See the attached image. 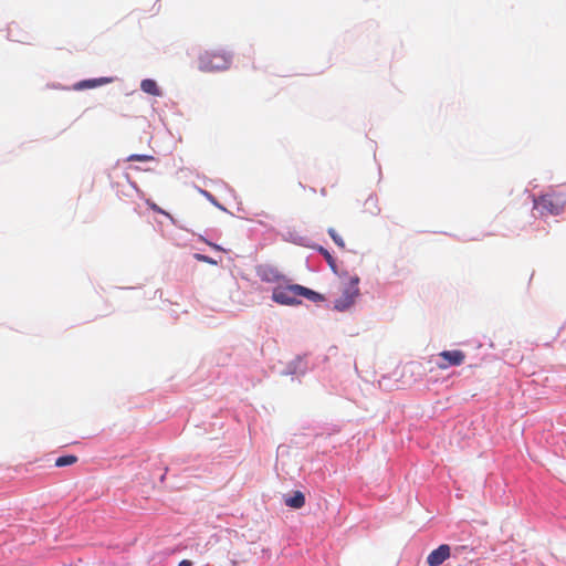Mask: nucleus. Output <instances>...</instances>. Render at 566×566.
Instances as JSON below:
<instances>
[{"label":"nucleus","instance_id":"obj_8","mask_svg":"<svg viewBox=\"0 0 566 566\" xmlns=\"http://www.w3.org/2000/svg\"><path fill=\"white\" fill-rule=\"evenodd\" d=\"M140 88L143 92L153 95V96H159L160 90L157 85V83L151 78H145L140 83Z\"/></svg>","mask_w":566,"mask_h":566},{"label":"nucleus","instance_id":"obj_12","mask_svg":"<svg viewBox=\"0 0 566 566\" xmlns=\"http://www.w3.org/2000/svg\"><path fill=\"white\" fill-rule=\"evenodd\" d=\"M151 160H154V157L150 155L134 154L127 158V161H151Z\"/></svg>","mask_w":566,"mask_h":566},{"label":"nucleus","instance_id":"obj_9","mask_svg":"<svg viewBox=\"0 0 566 566\" xmlns=\"http://www.w3.org/2000/svg\"><path fill=\"white\" fill-rule=\"evenodd\" d=\"M108 82H109V78H106V77L85 80V81H81V82L76 83L74 87L76 90L93 88V87H96L98 85H102V84H105Z\"/></svg>","mask_w":566,"mask_h":566},{"label":"nucleus","instance_id":"obj_3","mask_svg":"<svg viewBox=\"0 0 566 566\" xmlns=\"http://www.w3.org/2000/svg\"><path fill=\"white\" fill-rule=\"evenodd\" d=\"M359 277L357 275L350 276L347 282L343 284L342 294L334 301V308L343 312L354 305L359 295Z\"/></svg>","mask_w":566,"mask_h":566},{"label":"nucleus","instance_id":"obj_14","mask_svg":"<svg viewBox=\"0 0 566 566\" xmlns=\"http://www.w3.org/2000/svg\"><path fill=\"white\" fill-rule=\"evenodd\" d=\"M196 259L199 260V261H203V262H208V263H213V261L206 256V255H202V254H196Z\"/></svg>","mask_w":566,"mask_h":566},{"label":"nucleus","instance_id":"obj_2","mask_svg":"<svg viewBox=\"0 0 566 566\" xmlns=\"http://www.w3.org/2000/svg\"><path fill=\"white\" fill-rule=\"evenodd\" d=\"M230 64L231 55L224 51H207L198 60V67L202 72L224 71Z\"/></svg>","mask_w":566,"mask_h":566},{"label":"nucleus","instance_id":"obj_1","mask_svg":"<svg viewBox=\"0 0 566 566\" xmlns=\"http://www.w3.org/2000/svg\"><path fill=\"white\" fill-rule=\"evenodd\" d=\"M300 296H303L314 303L324 301V296L322 294L300 284L276 286L272 292V300L280 305L286 306L301 304V301L298 300Z\"/></svg>","mask_w":566,"mask_h":566},{"label":"nucleus","instance_id":"obj_10","mask_svg":"<svg viewBox=\"0 0 566 566\" xmlns=\"http://www.w3.org/2000/svg\"><path fill=\"white\" fill-rule=\"evenodd\" d=\"M77 461V457L73 454L63 455L55 460V467L62 468L66 465H72Z\"/></svg>","mask_w":566,"mask_h":566},{"label":"nucleus","instance_id":"obj_5","mask_svg":"<svg viewBox=\"0 0 566 566\" xmlns=\"http://www.w3.org/2000/svg\"><path fill=\"white\" fill-rule=\"evenodd\" d=\"M441 361L438 363L439 369H448L451 366H460L465 360V354L462 350H443L439 354Z\"/></svg>","mask_w":566,"mask_h":566},{"label":"nucleus","instance_id":"obj_7","mask_svg":"<svg viewBox=\"0 0 566 566\" xmlns=\"http://www.w3.org/2000/svg\"><path fill=\"white\" fill-rule=\"evenodd\" d=\"M284 503L292 509H301L305 505V495L301 491H295L293 495L285 497Z\"/></svg>","mask_w":566,"mask_h":566},{"label":"nucleus","instance_id":"obj_15","mask_svg":"<svg viewBox=\"0 0 566 566\" xmlns=\"http://www.w3.org/2000/svg\"><path fill=\"white\" fill-rule=\"evenodd\" d=\"M148 205H149L150 209H153L154 211L164 213V211L156 203H148Z\"/></svg>","mask_w":566,"mask_h":566},{"label":"nucleus","instance_id":"obj_13","mask_svg":"<svg viewBox=\"0 0 566 566\" xmlns=\"http://www.w3.org/2000/svg\"><path fill=\"white\" fill-rule=\"evenodd\" d=\"M321 252L325 256V259L328 262V264L331 265V268L335 269V261H334L333 256L328 253V251L322 248Z\"/></svg>","mask_w":566,"mask_h":566},{"label":"nucleus","instance_id":"obj_16","mask_svg":"<svg viewBox=\"0 0 566 566\" xmlns=\"http://www.w3.org/2000/svg\"><path fill=\"white\" fill-rule=\"evenodd\" d=\"M178 566H192V562L189 559H182Z\"/></svg>","mask_w":566,"mask_h":566},{"label":"nucleus","instance_id":"obj_4","mask_svg":"<svg viewBox=\"0 0 566 566\" xmlns=\"http://www.w3.org/2000/svg\"><path fill=\"white\" fill-rule=\"evenodd\" d=\"M565 200L560 197L544 195L534 199V207L539 209L542 214L558 216L562 213Z\"/></svg>","mask_w":566,"mask_h":566},{"label":"nucleus","instance_id":"obj_6","mask_svg":"<svg viewBox=\"0 0 566 566\" xmlns=\"http://www.w3.org/2000/svg\"><path fill=\"white\" fill-rule=\"evenodd\" d=\"M451 556V548L448 544H441L433 549L427 557L429 566H440Z\"/></svg>","mask_w":566,"mask_h":566},{"label":"nucleus","instance_id":"obj_11","mask_svg":"<svg viewBox=\"0 0 566 566\" xmlns=\"http://www.w3.org/2000/svg\"><path fill=\"white\" fill-rule=\"evenodd\" d=\"M328 234L331 235V238L333 239V241L335 242V244L338 248H340L342 250H345L346 244H345L343 238L337 233V231L334 228L328 229Z\"/></svg>","mask_w":566,"mask_h":566}]
</instances>
